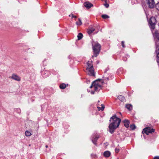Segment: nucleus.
Listing matches in <instances>:
<instances>
[{
  "label": "nucleus",
  "mask_w": 159,
  "mask_h": 159,
  "mask_svg": "<svg viewBox=\"0 0 159 159\" xmlns=\"http://www.w3.org/2000/svg\"><path fill=\"white\" fill-rule=\"evenodd\" d=\"M121 119L114 115L111 117L110 120V123L109 126V131L111 134L113 133L116 129L119 126L121 122Z\"/></svg>",
  "instance_id": "nucleus-1"
},
{
  "label": "nucleus",
  "mask_w": 159,
  "mask_h": 159,
  "mask_svg": "<svg viewBox=\"0 0 159 159\" xmlns=\"http://www.w3.org/2000/svg\"><path fill=\"white\" fill-rule=\"evenodd\" d=\"M101 84V83L98 80L93 81L90 86V88L91 89V93L94 94L95 91L100 90L102 87Z\"/></svg>",
  "instance_id": "nucleus-2"
},
{
  "label": "nucleus",
  "mask_w": 159,
  "mask_h": 159,
  "mask_svg": "<svg viewBox=\"0 0 159 159\" xmlns=\"http://www.w3.org/2000/svg\"><path fill=\"white\" fill-rule=\"evenodd\" d=\"M92 43L94 56L96 57L100 51L101 45L96 42H92Z\"/></svg>",
  "instance_id": "nucleus-3"
},
{
  "label": "nucleus",
  "mask_w": 159,
  "mask_h": 159,
  "mask_svg": "<svg viewBox=\"0 0 159 159\" xmlns=\"http://www.w3.org/2000/svg\"><path fill=\"white\" fill-rule=\"evenodd\" d=\"M154 129L152 128L151 127H147L144 129L142 131L143 133H145L147 135H148L149 133H152L154 132Z\"/></svg>",
  "instance_id": "nucleus-4"
},
{
  "label": "nucleus",
  "mask_w": 159,
  "mask_h": 159,
  "mask_svg": "<svg viewBox=\"0 0 159 159\" xmlns=\"http://www.w3.org/2000/svg\"><path fill=\"white\" fill-rule=\"evenodd\" d=\"M43 92L45 95L50 96L53 93V89L51 88L49 89L45 88L43 90Z\"/></svg>",
  "instance_id": "nucleus-5"
},
{
  "label": "nucleus",
  "mask_w": 159,
  "mask_h": 159,
  "mask_svg": "<svg viewBox=\"0 0 159 159\" xmlns=\"http://www.w3.org/2000/svg\"><path fill=\"white\" fill-rule=\"evenodd\" d=\"M156 22V20L154 17H151L149 21V23L151 25V28L153 29L155 28V24Z\"/></svg>",
  "instance_id": "nucleus-6"
},
{
  "label": "nucleus",
  "mask_w": 159,
  "mask_h": 159,
  "mask_svg": "<svg viewBox=\"0 0 159 159\" xmlns=\"http://www.w3.org/2000/svg\"><path fill=\"white\" fill-rule=\"evenodd\" d=\"M146 2L150 8H152L155 6L154 0H146Z\"/></svg>",
  "instance_id": "nucleus-7"
},
{
  "label": "nucleus",
  "mask_w": 159,
  "mask_h": 159,
  "mask_svg": "<svg viewBox=\"0 0 159 159\" xmlns=\"http://www.w3.org/2000/svg\"><path fill=\"white\" fill-rule=\"evenodd\" d=\"M41 74L43 78H46L49 75L50 73L48 70H44L41 72Z\"/></svg>",
  "instance_id": "nucleus-8"
},
{
  "label": "nucleus",
  "mask_w": 159,
  "mask_h": 159,
  "mask_svg": "<svg viewBox=\"0 0 159 159\" xmlns=\"http://www.w3.org/2000/svg\"><path fill=\"white\" fill-rule=\"evenodd\" d=\"M99 138V136L98 134L94 135L93 137L92 141L93 143L95 145H97L96 142Z\"/></svg>",
  "instance_id": "nucleus-9"
},
{
  "label": "nucleus",
  "mask_w": 159,
  "mask_h": 159,
  "mask_svg": "<svg viewBox=\"0 0 159 159\" xmlns=\"http://www.w3.org/2000/svg\"><path fill=\"white\" fill-rule=\"evenodd\" d=\"M156 48L158 47V45H159V33H156Z\"/></svg>",
  "instance_id": "nucleus-10"
},
{
  "label": "nucleus",
  "mask_w": 159,
  "mask_h": 159,
  "mask_svg": "<svg viewBox=\"0 0 159 159\" xmlns=\"http://www.w3.org/2000/svg\"><path fill=\"white\" fill-rule=\"evenodd\" d=\"M94 70L93 68V65H91L90 64V76H92L94 77L95 76V73L94 72Z\"/></svg>",
  "instance_id": "nucleus-11"
},
{
  "label": "nucleus",
  "mask_w": 159,
  "mask_h": 159,
  "mask_svg": "<svg viewBox=\"0 0 159 159\" xmlns=\"http://www.w3.org/2000/svg\"><path fill=\"white\" fill-rule=\"evenodd\" d=\"M11 78L12 79L18 81H20V77L17 75L14 74H13L12 75Z\"/></svg>",
  "instance_id": "nucleus-12"
},
{
  "label": "nucleus",
  "mask_w": 159,
  "mask_h": 159,
  "mask_svg": "<svg viewBox=\"0 0 159 159\" xmlns=\"http://www.w3.org/2000/svg\"><path fill=\"white\" fill-rule=\"evenodd\" d=\"M87 64L88 67L86 68V72L87 74L89 75V61H88L87 63Z\"/></svg>",
  "instance_id": "nucleus-13"
},
{
  "label": "nucleus",
  "mask_w": 159,
  "mask_h": 159,
  "mask_svg": "<svg viewBox=\"0 0 159 159\" xmlns=\"http://www.w3.org/2000/svg\"><path fill=\"white\" fill-rule=\"evenodd\" d=\"M68 85V84L66 85L64 83H61L60 85L59 88L61 89H64L66 88V85L67 86Z\"/></svg>",
  "instance_id": "nucleus-14"
},
{
  "label": "nucleus",
  "mask_w": 159,
  "mask_h": 159,
  "mask_svg": "<svg viewBox=\"0 0 159 159\" xmlns=\"http://www.w3.org/2000/svg\"><path fill=\"white\" fill-rule=\"evenodd\" d=\"M84 7H86L87 9H89V2H84L83 4Z\"/></svg>",
  "instance_id": "nucleus-15"
},
{
  "label": "nucleus",
  "mask_w": 159,
  "mask_h": 159,
  "mask_svg": "<svg viewBox=\"0 0 159 159\" xmlns=\"http://www.w3.org/2000/svg\"><path fill=\"white\" fill-rule=\"evenodd\" d=\"M111 152L109 151H106L103 153V155L105 157H109L111 155Z\"/></svg>",
  "instance_id": "nucleus-16"
},
{
  "label": "nucleus",
  "mask_w": 159,
  "mask_h": 159,
  "mask_svg": "<svg viewBox=\"0 0 159 159\" xmlns=\"http://www.w3.org/2000/svg\"><path fill=\"white\" fill-rule=\"evenodd\" d=\"M124 125L126 128H128L129 126V122L128 120H124Z\"/></svg>",
  "instance_id": "nucleus-17"
},
{
  "label": "nucleus",
  "mask_w": 159,
  "mask_h": 159,
  "mask_svg": "<svg viewBox=\"0 0 159 159\" xmlns=\"http://www.w3.org/2000/svg\"><path fill=\"white\" fill-rule=\"evenodd\" d=\"M118 98L121 102H124L125 101V98L122 95L119 96Z\"/></svg>",
  "instance_id": "nucleus-18"
},
{
  "label": "nucleus",
  "mask_w": 159,
  "mask_h": 159,
  "mask_svg": "<svg viewBox=\"0 0 159 159\" xmlns=\"http://www.w3.org/2000/svg\"><path fill=\"white\" fill-rule=\"evenodd\" d=\"M101 107H97L98 109V111L102 110V111H103L105 108V106L104 105L102 104L101 105Z\"/></svg>",
  "instance_id": "nucleus-19"
},
{
  "label": "nucleus",
  "mask_w": 159,
  "mask_h": 159,
  "mask_svg": "<svg viewBox=\"0 0 159 159\" xmlns=\"http://www.w3.org/2000/svg\"><path fill=\"white\" fill-rule=\"evenodd\" d=\"M83 36V34L81 33H78L77 35L78 39L80 40L81 39Z\"/></svg>",
  "instance_id": "nucleus-20"
},
{
  "label": "nucleus",
  "mask_w": 159,
  "mask_h": 159,
  "mask_svg": "<svg viewBox=\"0 0 159 159\" xmlns=\"http://www.w3.org/2000/svg\"><path fill=\"white\" fill-rule=\"evenodd\" d=\"M125 107L129 110H131L132 109V106L130 104H126Z\"/></svg>",
  "instance_id": "nucleus-21"
},
{
  "label": "nucleus",
  "mask_w": 159,
  "mask_h": 159,
  "mask_svg": "<svg viewBox=\"0 0 159 159\" xmlns=\"http://www.w3.org/2000/svg\"><path fill=\"white\" fill-rule=\"evenodd\" d=\"M78 20H79V21L76 22V25H78V26L81 25L82 24V22L81 20H80V19L79 18L78 19Z\"/></svg>",
  "instance_id": "nucleus-22"
},
{
  "label": "nucleus",
  "mask_w": 159,
  "mask_h": 159,
  "mask_svg": "<svg viewBox=\"0 0 159 159\" xmlns=\"http://www.w3.org/2000/svg\"><path fill=\"white\" fill-rule=\"evenodd\" d=\"M25 136H30L31 135V133L27 130L25 132Z\"/></svg>",
  "instance_id": "nucleus-23"
},
{
  "label": "nucleus",
  "mask_w": 159,
  "mask_h": 159,
  "mask_svg": "<svg viewBox=\"0 0 159 159\" xmlns=\"http://www.w3.org/2000/svg\"><path fill=\"white\" fill-rule=\"evenodd\" d=\"M83 81L84 83H86L87 84H89V80L87 78H84Z\"/></svg>",
  "instance_id": "nucleus-24"
},
{
  "label": "nucleus",
  "mask_w": 159,
  "mask_h": 159,
  "mask_svg": "<svg viewBox=\"0 0 159 159\" xmlns=\"http://www.w3.org/2000/svg\"><path fill=\"white\" fill-rule=\"evenodd\" d=\"M15 111L18 113L20 114L21 112V110L20 108H16L15 110Z\"/></svg>",
  "instance_id": "nucleus-25"
},
{
  "label": "nucleus",
  "mask_w": 159,
  "mask_h": 159,
  "mask_svg": "<svg viewBox=\"0 0 159 159\" xmlns=\"http://www.w3.org/2000/svg\"><path fill=\"white\" fill-rule=\"evenodd\" d=\"M102 18L103 19H106L107 18H108L109 17V16H108V15H103L102 16Z\"/></svg>",
  "instance_id": "nucleus-26"
},
{
  "label": "nucleus",
  "mask_w": 159,
  "mask_h": 159,
  "mask_svg": "<svg viewBox=\"0 0 159 159\" xmlns=\"http://www.w3.org/2000/svg\"><path fill=\"white\" fill-rule=\"evenodd\" d=\"M130 128L132 130H134L136 128V126L134 125H131Z\"/></svg>",
  "instance_id": "nucleus-27"
},
{
  "label": "nucleus",
  "mask_w": 159,
  "mask_h": 159,
  "mask_svg": "<svg viewBox=\"0 0 159 159\" xmlns=\"http://www.w3.org/2000/svg\"><path fill=\"white\" fill-rule=\"evenodd\" d=\"M95 31V28L94 27H90V34Z\"/></svg>",
  "instance_id": "nucleus-28"
},
{
  "label": "nucleus",
  "mask_w": 159,
  "mask_h": 159,
  "mask_svg": "<svg viewBox=\"0 0 159 159\" xmlns=\"http://www.w3.org/2000/svg\"><path fill=\"white\" fill-rule=\"evenodd\" d=\"M71 16H72V18H77V16H75V15H74L72 13H71V14H70V15H69V16L70 17Z\"/></svg>",
  "instance_id": "nucleus-29"
},
{
  "label": "nucleus",
  "mask_w": 159,
  "mask_h": 159,
  "mask_svg": "<svg viewBox=\"0 0 159 159\" xmlns=\"http://www.w3.org/2000/svg\"><path fill=\"white\" fill-rule=\"evenodd\" d=\"M156 8L157 10L159 11V2L157 4Z\"/></svg>",
  "instance_id": "nucleus-30"
},
{
  "label": "nucleus",
  "mask_w": 159,
  "mask_h": 159,
  "mask_svg": "<svg viewBox=\"0 0 159 159\" xmlns=\"http://www.w3.org/2000/svg\"><path fill=\"white\" fill-rule=\"evenodd\" d=\"M91 157H92L95 158V157H96L97 155L95 154H91Z\"/></svg>",
  "instance_id": "nucleus-31"
},
{
  "label": "nucleus",
  "mask_w": 159,
  "mask_h": 159,
  "mask_svg": "<svg viewBox=\"0 0 159 159\" xmlns=\"http://www.w3.org/2000/svg\"><path fill=\"white\" fill-rule=\"evenodd\" d=\"M115 151L116 153H118L119 151V149L118 148H116Z\"/></svg>",
  "instance_id": "nucleus-32"
},
{
  "label": "nucleus",
  "mask_w": 159,
  "mask_h": 159,
  "mask_svg": "<svg viewBox=\"0 0 159 159\" xmlns=\"http://www.w3.org/2000/svg\"><path fill=\"white\" fill-rule=\"evenodd\" d=\"M74 61V60H71L70 61V65H72L73 62Z\"/></svg>",
  "instance_id": "nucleus-33"
},
{
  "label": "nucleus",
  "mask_w": 159,
  "mask_h": 159,
  "mask_svg": "<svg viewBox=\"0 0 159 159\" xmlns=\"http://www.w3.org/2000/svg\"><path fill=\"white\" fill-rule=\"evenodd\" d=\"M104 6L107 8L109 6L108 4L107 3H106V4H104Z\"/></svg>",
  "instance_id": "nucleus-34"
},
{
  "label": "nucleus",
  "mask_w": 159,
  "mask_h": 159,
  "mask_svg": "<svg viewBox=\"0 0 159 159\" xmlns=\"http://www.w3.org/2000/svg\"><path fill=\"white\" fill-rule=\"evenodd\" d=\"M153 159H159V156H157L154 157Z\"/></svg>",
  "instance_id": "nucleus-35"
},
{
  "label": "nucleus",
  "mask_w": 159,
  "mask_h": 159,
  "mask_svg": "<svg viewBox=\"0 0 159 159\" xmlns=\"http://www.w3.org/2000/svg\"><path fill=\"white\" fill-rule=\"evenodd\" d=\"M87 32L88 34L89 35V28H88L87 30Z\"/></svg>",
  "instance_id": "nucleus-36"
},
{
  "label": "nucleus",
  "mask_w": 159,
  "mask_h": 159,
  "mask_svg": "<svg viewBox=\"0 0 159 159\" xmlns=\"http://www.w3.org/2000/svg\"><path fill=\"white\" fill-rule=\"evenodd\" d=\"M121 45H122L123 47V48L125 47L124 44V42H123V41H122V42H121Z\"/></svg>",
  "instance_id": "nucleus-37"
},
{
  "label": "nucleus",
  "mask_w": 159,
  "mask_h": 159,
  "mask_svg": "<svg viewBox=\"0 0 159 159\" xmlns=\"http://www.w3.org/2000/svg\"><path fill=\"white\" fill-rule=\"evenodd\" d=\"M93 6V5L92 4L90 3V7H92Z\"/></svg>",
  "instance_id": "nucleus-38"
},
{
  "label": "nucleus",
  "mask_w": 159,
  "mask_h": 159,
  "mask_svg": "<svg viewBox=\"0 0 159 159\" xmlns=\"http://www.w3.org/2000/svg\"><path fill=\"white\" fill-rule=\"evenodd\" d=\"M98 32V31H95V32H94V34H97Z\"/></svg>",
  "instance_id": "nucleus-39"
},
{
  "label": "nucleus",
  "mask_w": 159,
  "mask_h": 159,
  "mask_svg": "<svg viewBox=\"0 0 159 159\" xmlns=\"http://www.w3.org/2000/svg\"><path fill=\"white\" fill-rule=\"evenodd\" d=\"M34 99H31V101L32 102H33L34 101Z\"/></svg>",
  "instance_id": "nucleus-40"
},
{
  "label": "nucleus",
  "mask_w": 159,
  "mask_h": 159,
  "mask_svg": "<svg viewBox=\"0 0 159 159\" xmlns=\"http://www.w3.org/2000/svg\"><path fill=\"white\" fill-rule=\"evenodd\" d=\"M87 91L88 93L89 92V89H87Z\"/></svg>",
  "instance_id": "nucleus-41"
},
{
  "label": "nucleus",
  "mask_w": 159,
  "mask_h": 159,
  "mask_svg": "<svg viewBox=\"0 0 159 159\" xmlns=\"http://www.w3.org/2000/svg\"><path fill=\"white\" fill-rule=\"evenodd\" d=\"M45 147H46V148H48V145H46L45 146Z\"/></svg>",
  "instance_id": "nucleus-42"
},
{
  "label": "nucleus",
  "mask_w": 159,
  "mask_h": 159,
  "mask_svg": "<svg viewBox=\"0 0 159 159\" xmlns=\"http://www.w3.org/2000/svg\"><path fill=\"white\" fill-rule=\"evenodd\" d=\"M70 56H69L68 57V58L70 59Z\"/></svg>",
  "instance_id": "nucleus-43"
},
{
  "label": "nucleus",
  "mask_w": 159,
  "mask_h": 159,
  "mask_svg": "<svg viewBox=\"0 0 159 159\" xmlns=\"http://www.w3.org/2000/svg\"><path fill=\"white\" fill-rule=\"evenodd\" d=\"M45 59L43 61V63H44V62L45 61Z\"/></svg>",
  "instance_id": "nucleus-44"
},
{
  "label": "nucleus",
  "mask_w": 159,
  "mask_h": 159,
  "mask_svg": "<svg viewBox=\"0 0 159 159\" xmlns=\"http://www.w3.org/2000/svg\"><path fill=\"white\" fill-rule=\"evenodd\" d=\"M98 102H99V101H98Z\"/></svg>",
  "instance_id": "nucleus-45"
}]
</instances>
